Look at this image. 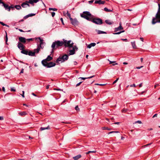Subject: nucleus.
Here are the masks:
<instances>
[{
    "label": "nucleus",
    "instance_id": "nucleus-1",
    "mask_svg": "<svg viewBox=\"0 0 160 160\" xmlns=\"http://www.w3.org/2000/svg\"><path fill=\"white\" fill-rule=\"evenodd\" d=\"M80 16L81 17L89 21H91L93 18V16L88 11L83 12L82 13L80 14Z\"/></svg>",
    "mask_w": 160,
    "mask_h": 160
},
{
    "label": "nucleus",
    "instance_id": "nucleus-2",
    "mask_svg": "<svg viewBox=\"0 0 160 160\" xmlns=\"http://www.w3.org/2000/svg\"><path fill=\"white\" fill-rule=\"evenodd\" d=\"M63 45V41L58 40L53 42L51 46L53 50L56 49L59 47L62 46Z\"/></svg>",
    "mask_w": 160,
    "mask_h": 160
},
{
    "label": "nucleus",
    "instance_id": "nucleus-3",
    "mask_svg": "<svg viewBox=\"0 0 160 160\" xmlns=\"http://www.w3.org/2000/svg\"><path fill=\"white\" fill-rule=\"evenodd\" d=\"M68 58V56L67 54H65L61 56H59L57 59L56 62L57 63L59 64L64 62L67 60Z\"/></svg>",
    "mask_w": 160,
    "mask_h": 160
},
{
    "label": "nucleus",
    "instance_id": "nucleus-4",
    "mask_svg": "<svg viewBox=\"0 0 160 160\" xmlns=\"http://www.w3.org/2000/svg\"><path fill=\"white\" fill-rule=\"evenodd\" d=\"M63 45L65 47L68 48H71L74 46V43L71 40L67 41L66 40L63 39Z\"/></svg>",
    "mask_w": 160,
    "mask_h": 160
},
{
    "label": "nucleus",
    "instance_id": "nucleus-5",
    "mask_svg": "<svg viewBox=\"0 0 160 160\" xmlns=\"http://www.w3.org/2000/svg\"><path fill=\"white\" fill-rule=\"evenodd\" d=\"M42 63L43 65L47 68H50L54 67L56 65V63L52 62H45V61H42Z\"/></svg>",
    "mask_w": 160,
    "mask_h": 160
},
{
    "label": "nucleus",
    "instance_id": "nucleus-6",
    "mask_svg": "<svg viewBox=\"0 0 160 160\" xmlns=\"http://www.w3.org/2000/svg\"><path fill=\"white\" fill-rule=\"evenodd\" d=\"M39 1L38 0H29V2H23L21 6L23 8H26L27 7H29V5L28 3L31 4H33L34 3H37Z\"/></svg>",
    "mask_w": 160,
    "mask_h": 160
},
{
    "label": "nucleus",
    "instance_id": "nucleus-7",
    "mask_svg": "<svg viewBox=\"0 0 160 160\" xmlns=\"http://www.w3.org/2000/svg\"><path fill=\"white\" fill-rule=\"evenodd\" d=\"M39 49L40 48H39V46H38V48L36 49H35L33 52L30 51H28V55L31 56H35L36 54H37L39 53Z\"/></svg>",
    "mask_w": 160,
    "mask_h": 160
},
{
    "label": "nucleus",
    "instance_id": "nucleus-8",
    "mask_svg": "<svg viewBox=\"0 0 160 160\" xmlns=\"http://www.w3.org/2000/svg\"><path fill=\"white\" fill-rule=\"evenodd\" d=\"M92 22L97 24H101L102 23V20L99 18H94L91 20Z\"/></svg>",
    "mask_w": 160,
    "mask_h": 160
},
{
    "label": "nucleus",
    "instance_id": "nucleus-9",
    "mask_svg": "<svg viewBox=\"0 0 160 160\" xmlns=\"http://www.w3.org/2000/svg\"><path fill=\"white\" fill-rule=\"evenodd\" d=\"M158 8L155 17L153 18H155L156 20H159L160 19V4H158Z\"/></svg>",
    "mask_w": 160,
    "mask_h": 160
},
{
    "label": "nucleus",
    "instance_id": "nucleus-10",
    "mask_svg": "<svg viewBox=\"0 0 160 160\" xmlns=\"http://www.w3.org/2000/svg\"><path fill=\"white\" fill-rule=\"evenodd\" d=\"M71 48H72V50H70L69 51V55H72L74 54L75 53V49L77 50L78 49V48L76 46H73V47H71Z\"/></svg>",
    "mask_w": 160,
    "mask_h": 160
},
{
    "label": "nucleus",
    "instance_id": "nucleus-11",
    "mask_svg": "<svg viewBox=\"0 0 160 160\" xmlns=\"http://www.w3.org/2000/svg\"><path fill=\"white\" fill-rule=\"evenodd\" d=\"M1 3H2V6L5 8L6 10H7L9 12L10 11L11 7L7 4H5L3 2H2L1 0H0V4Z\"/></svg>",
    "mask_w": 160,
    "mask_h": 160
},
{
    "label": "nucleus",
    "instance_id": "nucleus-12",
    "mask_svg": "<svg viewBox=\"0 0 160 160\" xmlns=\"http://www.w3.org/2000/svg\"><path fill=\"white\" fill-rule=\"evenodd\" d=\"M70 20L73 25H76L78 24V22L76 19H73L72 18H70Z\"/></svg>",
    "mask_w": 160,
    "mask_h": 160
},
{
    "label": "nucleus",
    "instance_id": "nucleus-13",
    "mask_svg": "<svg viewBox=\"0 0 160 160\" xmlns=\"http://www.w3.org/2000/svg\"><path fill=\"white\" fill-rule=\"evenodd\" d=\"M123 29V28L121 25V22L119 23V26L118 28H114V31L115 32H117L118 31H120Z\"/></svg>",
    "mask_w": 160,
    "mask_h": 160
},
{
    "label": "nucleus",
    "instance_id": "nucleus-14",
    "mask_svg": "<svg viewBox=\"0 0 160 160\" xmlns=\"http://www.w3.org/2000/svg\"><path fill=\"white\" fill-rule=\"evenodd\" d=\"M19 41L23 43H25L26 42V39L23 37H20L18 38Z\"/></svg>",
    "mask_w": 160,
    "mask_h": 160
},
{
    "label": "nucleus",
    "instance_id": "nucleus-15",
    "mask_svg": "<svg viewBox=\"0 0 160 160\" xmlns=\"http://www.w3.org/2000/svg\"><path fill=\"white\" fill-rule=\"evenodd\" d=\"M18 47L20 50H22L24 48V46L21 43L19 42L18 43Z\"/></svg>",
    "mask_w": 160,
    "mask_h": 160
},
{
    "label": "nucleus",
    "instance_id": "nucleus-16",
    "mask_svg": "<svg viewBox=\"0 0 160 160\" xmlns=\"http://www.w3.org/2000/svg\"><path fill=\"white\" fill-rule=\"evenodd\" d=\"M105 2V1H103L101 0H96L94 2L95 3L98 4H104Z\"/></svg>",
    "mask_w": 160,
    "mask_h": 160
},
{
    "label": "nucleus",
    "instance_id": "nucleus-17",
    "mask_svg": "<svg viewBox=\"0 0 160 160\" xmlns=\"http://www.w3.org/2000/svg\"><path fill=\"white\" fill-rule=\"evenodd\" d=\"M45 44V43L43 42V39L41 38V48H43Z\"/></svg>",
    "mask_w": 160,
    "mask_h": 160
},
{
    "label": "nucleus",
    "instance_id": "nucleus-18",
    "mask_svg": "<svg viewBox=\"0 0 160 160\" xmlns=\"http://www.w3.org/2000/svg\"><path fill=\"white\" fill-rule=\"evenodd\" d=\"M52 59V58L51 57L50 55H48L47 58L43 60L42 61H45V62H48Z\"/></svg>",
    "mask_w": 160,
    "mask_h": 160
},
{
    "label": "nucleus",
    "instance_id": "nucleus-19",
    "mask_svg": "<svg viewBox=\"0 0 160 160\" xmlns=\"http://www.w3.org/2000/svg\"><path fill=\"white\" fill-rule=\"evenodd\" d=\"M35 15V14H33V13H30L28 14L27 15H26V16H24V19H26L28 18L29 17H32L33 16H34Z\"/></svg>",
    "mask_w": 160,
    "mask_h": 160
},
{
    "label": "nucleus",
    "instance_id": "nucleus-20",
    "mask_svg": "<svg viewBox=\"0 0 160 160\" xmlns=\"http://www.w3.org/2000/svg\"><path fill=\"white\" fill-rule=\"evenodd\" d=\"M96 45L95 43H92L89 44L87 46V48H90L92 47H94Z\"/></svg>",
    "mask_w": 160,
    "mask_h": 160
},
{
    "label": "nucleus",
    "instance_id": "nucleus-21",
    "mask_svg": "<svg viewBox=\"0 0 160 160\" xmlns=\"http://www.w3.org/2000/svg\"><path fill=\"white\" fill-rule=\"evenodd\" d=\"M38 39L40 40V37H38V38H28L26 39V41H27L28 42H29L31 41H33L34 39L35 40H37V39Z\"/></svg>",
    "mask_w": 160,
    "mask_h": 160
},
{
    "label": "nucleus",
    "instance_id": "nucleus-22",
    "mask_svg": "<svg viewBox=\"0 0 160 160\" xmlns=\"http://www.w3.org/2000/svg\"><path fill=\"white\" fill-rule=\"evenodd\" d=\"M81 157V155L80 154L74 157L73 158L74 160H78Z\"/></svg>",
    "mask_w": 160,
    "mask_h": 160
},
{
    "label": "nucleus",
    "instance_id": "nucleus-23",
    "mask_svg": "<svg viewBox=\"0 0 160 160\" xmlns=\"http://www.w3.org/2000/svg\"><path fill=\"white\" fill-rule=\"evenodd\" d=\"M97 33L98 34H106V32L102 31L99 30H96Z\"/></svg>",
    "mask_w": 160,
    "mask_h": 160
},
{
    "label": "nucleus",
    "instance_id": "nucleus-24",
    "mask_svg": "<svg viewBox=\"0 0 160 160\" xmlns=\"http://www.w3.org/2000/svg\"><path fill=\"white\" fill-rule=\"evenodd\" d=\"M28 51L27 50L23 49L21 51V53L25 55L28 54Z\"/></svg>",
    "mask_w": 160,
    "mask_h": 160
},
{
    "label": "nucleus",
    "instance_id": "nucleus-25",
    "mask_svg": "<svg viewBox=\"0 0 160 160\" xmlns=\"http://www.w3.org/2000/svg\"><path fill=\"white\" fill-rule=\"evenodd\" d=\"M105 22L107 24L109 25H111L113 23L112 22H111L110 20H106Z\"/></svg>",
    "mask_w": 160,
    "mask_h": 160
},
{
    "label": "nucleus",
    "instance_id": "nucleus-26",
    "mask_svg": "<svg viewBox=\"0 0 160 160\" xmlns=\"http://www.w3.org/2000/svg\"><path fill=\"white\" fill-rule=\"evenodd\" d=\"M94 77V76L93 75V76H91V77H88V78H82V77H80V78H79V79H82V80H84L85 79H87V78H92L93 77Z\"/></svg>",
    "mask_w": 160,
    "mask_h": 160
},
{
    "label": "nucleus",
    "instance_id": "nucleus-27",
    "mask_svg": "<svg viewBox=\"0 0 160 160\" xmlns=\"http://www.w3.org/2000/svg\"><path fill=\"white\" fill-rule=\"evenodd\" d=\"M104 10L107 12H112V10L110 9H108L107 8H105L104 9Z\"/></svg>",
    "mask_w": 160,
    "mask_h": 160
},
{
    "label": "nucleus",
    "instance_id": "nucleus-28",
    "mask_svg": "<svg viewBox=\"0 0 160 160\" xmlns=\"http://www.w3.org/2000/svg\"><path fill=\"white\" fill-rule=\"evenodd\" d=\"M131 44L133 48H136V47L135 44V42H132Z\"/></svg>",
    "mask_w": 160,
    "mask_h": 160
},
{
    "label": "nucleus",
    "instance_id": "nucleus-29",
    "mask_svg": "<svg viewBox=\"0 0 160 160\" xmlns=\"http://www.w3.org/2000/svg\"><path fill=\"white\" fill-rule=\"evenodd\" d=\"M15 8L17 10H19L21 8V6L20 5H16L15 6Z\"/></svg>",
    "mask_w": 160,
    "mask_h": 160
},
{
    "label": "nucleus",
    "instance_id": "nucleus-30",
    "mask_svg": "<svg viewBox=\"0 0 160 160\" xmlns=\"http://www.w3.org/2000/svg\"><path fill=\"white\" fill-rule=\"evenodd\" d=\"M46 129H50V128L49 126L46 128L41 127V130H43Z\"/></svg>",
    "mask_w": 160,
    "mask_h": 160
},
{
    "label": "nucleus",
    "instance_id": "nucleus-31",
    "mask_svg": "<svg viewBox=\"0 0 160 160\" xmlns=\"http://www.w3.org/2000/svg\"><path fill=\"white\" fill-rule=\"evenodd\" d=\"M96 152V151H89L88 152H86V154H89V153H95Z\"/></svg>",
    "mask_w": 160,
    "mask_h": 160
},
{
    "label": "nucleus",
    "instance_id": "nucleus-32",
    "mask_svg": "<svg viewBox=\"0 0 160 160\" xmlns=\"http://www.w3.org/2000/svg\"><path fill=\"white\" fill-rule=\"evenodd\" d=\"M19 115H24L26 114V112H20L19 113Z\"/></svg>",
    "mask_w": 160,
    "mask_h": 160
},
{
    "label": "nucleus",
    "instance_id": "nucleus-33",
    "mask_svg": "<svg viewBox=\"0 0 160 160\" xmlns=\"http://www.w3.org/2000/svg\"><path fill=\"white\" fill-rule=\"evenodd\" d=\"M102 129H103V130H111V128H108V127H102Z\"/></svg>",
    "mask_w": 160,
    "mask_h": 160
},
{
    "label": "nucleus",
    "instance_id": "nucleus-34",
    "mask_svg": "<svg viewBox=\"0 0 160 160\" xmlns=\"http://www.w3.org/2000/svg\"><path fill=\"white\" fill-rule=\"evenodd\" d=\"M124 31H125L124 30H123L122 31L119 32H116L115 33H114V34H119L122 32H124Z\"/></svg>",
    "mask_w": 160,
    "mask_h": 160
},
{
    "label": "nucleus",
    "instance_id": "nucleus-35",
    "mask_svg": "<svg viewBox=\"0 0 160 160\" xmlns=\"http://www.w3.org/2000/svg\"><path fill=\"white\" fill-rule=\"evenodd\" d=\"M49 10H52L54 11H57L58 9H57L55 8H49Z\"/></svg>",
    "mask_w": 160,
    "mask_h": 160
},
{
    "label": "nucleus",
    "instance_id": "nucleus-36",
    "mask_svg": "<svg viewBox=\"0 0 160 160\" xmlns=\"http://www.w3.org/2000/svg\"><path fill=\"white\" fill-rule=\"evenodd\" d=\"M6 32V37H5V41H6V44H8L7 43V41L8 40V38L7 32Z\"/></svg>",
    "mask_w": 160,
    "mask_h": 160
},
{
    "label": "nucleus",
    "instance_id": "nucleus-37",
    "mask_svg": "<svg viewBox=\"0 0 160 160\" xmlns=\"http://www.w3.org/2000/svg\"><path fill=\"white\" fill-rule=\"evenodd\" d=\"M128 111V109L126 108H123L122 110V112H125Z\"/></svg>",
    "mask_w": 160,
    "mask_h": 160
},
{
    "label": "nucleus",
    "instance_id": "nucleus-38",
    "mask_svg": "<svg viewBox=\"0 0 160 160\" xmlns=\"http://www.w3.org/2000/svg\"><path fill=\"white\" fill-rule=\"evenodd\" d=\"M0 23L3 26H7V27H8V25H7L5 24V23H4L2 22H0Z\"/></svg>",
    "mask_w": 160,
    "mask_h": 160
},
{
    "label": "nucleus",
    "instance_id": "nucleus-39",
    "mask_svg": "<svg viewBox=\"0 0 160 160\" xmlns=\"http://www.w3.org/2000/svg\"><path fill=\"white\" fill-rule=\"evenodd\" d=\"M67 14L68 16L69 17L70 19V18H71V17L70 14L69 13L68 11H67Z\"/></svg>",
    "mask_w": 160,
    "mask_h": 160
},
{
    "label": "nucleus",
    "instance_id": "nucleus-40",
    "mask_svg": "<svg viewBox=\"0 0 160 160\" xmlns=\"http://www.w3.org/2000/svg\"><path fill=\"white\" fill-rule=\"evenodd\" d=\"M135 123H139V124H141L142 123V122L141 121H139V120H138V121H136L135 122Z\"/></svg>",
    "mask_w": 160,
    "mask_h": 160
},
{
    "label": "nucleus",
    "instance_id": "nucleus-41",
    "mask_svg": "<svg viewBox=\"0 0 160 160\" xmlns=\"http://www.w3.org/2000/svg\"><path fill=\"white\" fill-rule=\"evenodd\" d=\"M95 85H100L101 86H103L105 85V84H98V83H96V84H95Z\"/></svg>",
    "mask_w": 160,
    "mask_h": 160
},
{
    "label": "nucleus",
    "instance_id": "nucleus-42",
    "mask_svg": "<svg viewBox=\"0 0 160 160\" xmlns=\"http://www.w3.org/2000/svg\"><path fill=\"white\" fill-rule=\"evenodd\" d=\"M118 79H119V78H117L116 80H115V81H114L113 82V83H112V84H114L115 83H116V82H117L118 81Z\"/></svg>",
    "mask_w": 160,
    "mask_h": 160
},
{
    "label": "nucleus",
    "instance_id": "nucleus-43",
    "mask_svg": "<svg viewBox=\"0 0 160 160\" xmlns=\"http://www.w3.org/2000/svg\"><path fill=\"white\" fill-rule=\"evenodd\" d=\"M82 82H79V83H78L76 85V87H78L82 83Z\"/></svg>",
    "mask_w": 160,
    "mask_h": 160
},
{
    "label": "nucleus",
    "instance_id": "nucleus-44",
    "mask_svg": "<svg viewBox=\"0 0 160 160\" xmlns=\"http://www.w3.org/2000/svg\"><path fill=\"white\" fill-rule=\"evenodd\" d=\"M93 1L94 0H91L90 1H88V2L90 4H91L93 2Z\"/></svg>",
    "mask_w": 160,
    "mask_h": 160
},
{
    "label": "nucleus",
    "instance_id": "nucleus-45",
    "mask_svg": "<svg viewBox=\"0 0 160 160\" xmlns=\"http://www.w3.org/2000/svg\"><path fill=\"white\" fill-rule=\"evenodd\" d=\"M130 87H136V86L135 85V84H132V85H130Z\"/></svg>",
    "mask_w": 160,
    "mask_h": 160
},
{
    "label": "nucleus",
    "instance_id": "nucleus-46",
    "mask_svg": "<svg viewBox=\"0 0 160 160\" xmlns=\"http://www.w3.org/2000/svg\"><path fill=\"white\" fill-rule=\"evenodd\" d=\"M55 12H53L52 13V17H54L55 15Z\"/></svg>",
    "mask_w": 160,
    "mask_h": 160
},
{
    "label": "nucleus",
    "instance_id": "nucleus-47",
    "mask_svg": "<svg viewBox=\"0 0 160 160\" xmlns=\"http://www.w3.org/2000/svg\"><path fill=\"white\" fill-rule=\"evenodd\" d=\"M75 109L77 111H78L79 110V108H78V106H76L75 107Z\"/></svg>",
    "mask_w": 160,
    "mask_h": 160
},
{
    "label": "nucleus",
    "instance_id": "nucleus-48",
    "mask_svg": "<svg viewBox=\"0 0 160 160\" xmlns=\"http://www.w3.org/2000/svg\"><path fill=\"white\" fill-rule=\"evenodd\" d=\"M11 91H16V90L13 88H11Z\"/></svg>",
    "mask_w": 160,
    "mask_h": 160
},
{
    "label": "nucleus",
    "instance_id": "nucleus-49",
    "mask_svg": "<svg viewBox=\"0 0 160 160\" xmlns=\"http://www.w3.org/2000/svg\"><path fill=\"white\" fill-rule=\"evenodd\" d=\"M23 71H24V69L23 68H22L20 73V74L23 73Z\"/></svg>",
    "mask_w": 160,
    "mask_h": 160
},
{
    "label": "nucleus",
    "instance_id": "nucleus-50",
    "mask_svg": "<svg viewBox=\"0 0 160 160\" xmlns=\"http://www.w3.org/2000/svg\"><path fill=\"white\" fill-rule=\"evenodd\" d=\"M16 29H18L19 30V31H20V32H24V31H23L22 30V29H18V28H16Z\"/></svg>",
    "mask_w": 160,
    "mask_h": 160
},
{
    "label": "nucleus",
    "instance_id": "nucleus-51",
    "mask_svg": "<svg viewBox=\"0 0 160 160\" xmlns=\"http://www.w3.org/2000/svg\"><path fill=\"white\" fill-rule=\"evenodd\" d=\"M60 20L61 21L62 23V24L63 25L64 24V23H63V18H60Z\"/></svg>",
    "mask_w": 160,
    "mask_h": 160
},
{
    "label": "nucleus",
    "instance_id": "nucleus-52",
    "mask_svg": "<svg viewBox=\"0 0 160 160\" xmlns=\"http://www.w3.org/2000/svg\"><path fill=\"white\" fill-rule=\"evenodd\" d=\"M121 40L122 41H127V39H121Z\"/></svg>",
    "mask_w": 160,
    "mask_h": 160
},
{
    "label": "nucleus",
    "instance_id": "nucleus-53",
    "mask_svg": "<svg viewBox=\"0 0 160 160\" xmlns=\"http://www.w3.org/2000/svg\"><path fill=\"white\" fill-rule=\"evenodd\" d=\"M143 67V66H141L140 67H137L136 68L138 69H139Z\"/></svg>",
    "mask_w": 160,
    "mask_h": 160
},
{
    "label": "nucleus",
    "instance_id": "nucleus-54",
    "mask_svg": "<svg viewBox=\"0 0 160 160\" xmlns=\"http://www.w3.org/2000/svg\"><path fill=\"white\" fill-rule=\"evenodd\" d=\"M158 114H155L153 116L152 118H154L155 117H157Z\"/></svg>",
    "mask_w": 160,
    "mask_h": 160
},
{
    "label": "nucleus",
    "instance_id": "nucleus-55",
    "mask_svg": "<svg viewBox=\"0 0 160 160\" xmlns=\"http://www.w3.org/2000/svg\"><path fill=\"white\" fill-rule=\"evenodd\" d=\"M3 117H2L0 116V120H3Z\"/></svg>",
    "mask_w": 160,
    "mask_h": 160
},
{
    "label": "nucleus",
    "instance_id": "nucleus-56",
    "mask_svg": "<svg viewBox=\"0 0 160 160\" xmlns=\"http://www.w3.org/2000/svg\"><path fill=\"white\" fill-rule=\"evenodd\" d=\"M152 143H150L149 144H147L146 145H145L144 146L147 147L148 145H151L152 144Z\"/></svg>",
    "mask_w": 160,
    "mask_h": 160
},
{
    "label": "nucleus",
    "instance_id": "nucleus-57",
    "mask_svg": "<svg viewBox=\"0 0 160 160\" xmlns=\"http://www.w3.org/2000/svg\"><path fill=\"white\" fill-rule=\"evenodd\" d=\"M2 90H3V91L4 92H5V88L4 87H2Z\"/></svg>",
    "mask_w": 160,
    "mask_h": 160
},
{
    "label": "nucleus",
    "instance_id": "nucleus-58",
    "mask_svg": "<svg viewBox=\"0 0 160 160\" xmlns=\"http://www.w3.org/2000/svg\"><path fill=\"white\" fill-rule=\"evenodd\" d=\"M112 133H114V131H111L109 132L108 134H110Z\"/></svg>",
    "mask_w": 160,
    "mask_h": 160
},
{
    "label": "nucleus",
    "instance_id": "nucleus-59",
    "mask_svg": "<svg viewBox=\"0 0 160 160\" xmlns=\"http://www.w3.org/2000/svg\"><path fill=\"white\" fill-rule=\"evenodd\" d=\"M139 85V87H142V83H141Z\"/></svg>",
    "mask_w": 160,
    "mask_h": 160
},
{
    "label": "nucleus",
    "instance_id": "nucleus-60",
    "mask_svg": "<svg viewBox=\"0 0 160 160\" xmlns=\"http://www.w3.org/2000/svg\"><path fill=\"white\" fill-rule=\"evenodd\" d=\"M159 85L158 84H156L155 85H154L155 88H156L157 86H158Z\"/></svg>",
    "mask_w": 160,
    "mask_h": 160
},
{
    "label": "nucleus",
    "instance_id": "nucleus-61",
    "mask_svg": "<svg viewBox=\"0 0 160 160\" xmlns=\"http://www.w3.org/2000/svg\"><path fill=\"white\" fill-rule=\"evenodd\" d=\"M119 122H116L114 123V124H119Z\"/></svg>",
    "mask_w": 160,
    "mask_h": 160
},
{
    "label": "nucleus",
    "instance_id": "nucleus-62",
    "mask_svg": "<svg viewBox=\"0 0 160 160\" xmlns=\"http://www.w3.org/2000/svg\"><path fill=\"white\" fill-rule=\"evenodd\" d=\"M140 40H141L142 41V42H143V38H140Z\"/></svg>",
    "mask_w": 160,
    "mask_h": 160
},
{
    "label": "nucleus",
    "instance_id": "nucleus-63",
    "mask_svg": "<svg viewBox=\"0 0 160 160\" xmlns=\"http://www.w3.org/2000/svg\"><path fill=\"white\" fill-rule=\"evenodd\" d=\"M145 92V91H142V92L141 93V94H142L144 93Z\"/></svg>",
    "mask_w": 160,
    "mask_h": 160
},
{
    "label": "nucleus",
    "instance_id": "nucleus-64",
    "mask_svg": "<svg viewBox=\"0 0 160 160\" xmlns=\"http://www.w3.org/2000/svg\"><path fill=\"white\" fill-rule=\"evenodd\" d=\"M34 65L35 67H37L38 66V65H37V64L36 63H34Z\"/></svg>",
    "mask_w": 160,
    "mask_h": 160
}]
</instances>
